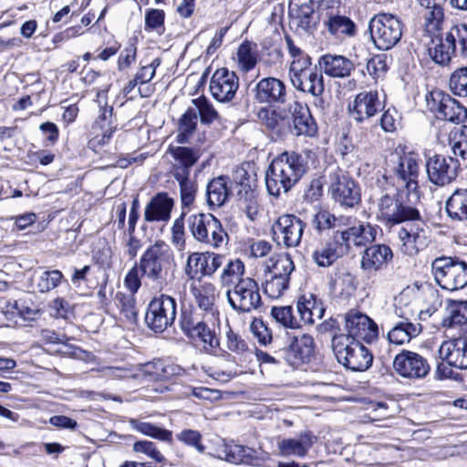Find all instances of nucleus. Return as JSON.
Segmentation results:
<instances>
[{"label":"nucleus","instance_id":"36","mask_svg":"<svg viewBox=\"0 0 467 467\" xmlns=\"http://www.w3.org/2000/svg\"><path fill=\"white\" fill-rule=\"evenodd\" d=\"M445 209L451 219L467 221V189H456L447 199Z\"/></svg>","mask_w":467,"mask_h":467},{"label":"nucleus","instance_id":"31","mask_svg":"<svg viewBox=\"0 0 467 467\" xmlns=\"http://www.w3.org/2000/svg\"><path fill=\"white\" fill-rule=\"evenodd\" d=\"M377 229L369 223H359L341 232V239L347 246H365L375 241Z\"/></svg>","mask_w":467,"mask_h":467},{"label":"nucleus","instance_id":"30","mask_svg":"<svg viewBox=\"0 0 467 467\" xmlns=\"http://www.w3.org/2000/svg\"><path fill=\"white\" fill-rule=\"evenodd\" d=\"M321 70L331 78H344L354 70L353 62L344 56L327 54L320 57Z\"/></svg>","mask_w":467,"mask_h":467},{"label":"nucleus","instance_id":"44","mask_svg":"<svg viewBox=\"0 0 467 467\" xmlns=\"http://www.w3.org/2000/svg\"><path fill=\"white\" fill-rule=\"evenodd\" d=\"M432 47L429 48V53L432 60L440 65H447L453 55L457 56L455 49L450 42L446 40V34L444 36L438 38L436 41L432 40Z\"/></svg>","mask_w":467,"mask_h":467},{"label":"nucleus","instance_id":"23","mask_svg":"<svg viewBox=\"0 0 467 467\" xmlns=\"http://www.w3.org/2000/svg\"><path fill=\"white\" fill-rule=\"evenodd\" d=\"M329 191L332 198L342 206L353 207L360 202V192L356 182L340 172L330 175Z\"/></svg>","mask_w":467,"mask_h":467},{"label":"nucleus","instance_id":"43","mask_svg":"<svg viewBox=\"0 0 467 467\" xmlns=\"http://www.w3.org/2000/svg\"><path fill=\"white\" fill-rule=\"evenodd\" d=\"M129 422L133 430L146 436H150L161 441L171 442L172 441V431L136 419H130Z\"/></svg>","mask_w":467,"mask_h":467},{"label":"nucleus","instance_id":"38","mask_svg":"<svg viewBox=\"0 0 467 467\" xmlns=\"http://www.w3.org/2000/svg\"><path fill=\"white\" fill-rule=\"evenodd\" d=\"M115 304L119 310V319L129 325H133L137 321L138 312L136 307V299L134 294L126 295L118 292L115 297Z\"/></svg>","mask_w":467,"mask_h":467},{"label":"nucleus","instance_id":"62","mask_svg":"<svg viewBox=\"0 0 467 467\" xmlns=\"http://www.w3.org/2000/svg\"><path fill=\"white\" fill-rule=\"evenodd\" d=\"M132 449L137 453H144L156 462L161 463L165 461V458L157 449L156 445L150 441H136Z\"/></svg>","mask_w":467,"mask_h":467},{"label":"nucleus","instance_id":"51","mask_svg":"<svg viewBox=\"0 0 467 467\" xmlns=\"http://www.w3.org/2000/svg\"><path fill=\"white\" fill-rule=\"evenodd\" d=\"M244 263L240 259L230 260L220 275V282L223 286H228L244 278Z\"/></svg>","mask_w":467,"mask_h":467},{"label":"nucleus","instance_id":"6","mask_svg":"<svg viewBox=\"0 0 467 467\" xmlns=\"http://www.w3.org/2000/svg\"><path fill=\"white\" fill-rule=\"evenodd\" d=\"M420 156L413 151H398L390 156V170L397 183L407 190L409 193L417 192L419 188Z\"/></svg>","mask_w":467,"mask_h":467},{"label":"nucleus","instance_id":"22","mask_svg":"<svg viewBox=\"0 0 467 467\" xmlns=\"http://www.w3.org/2000/svg\"><path fill=\"white\" fill-rule=\"evenodd\" d=\"M254 99L260 104L273 106L285 104L287 99L286 85L275 77H266L260 79L253 89Z\"/></svg>","mask_w":467,"mask_h":467},{"label":"nucleus","instance_id":"57","mask_svg":"<svg viewBox=\"0 0 467 467\" xmlns=\"http://www.w3.org/2000/svg\"><path fill=\"white\" fill-rule=\"evenodd\" d=\"M196 113H199L202 123H211L218 119L219 115L213 104L205 98L199 97L192 99Z\"/></svg>","mask_w":467,"mask_h":467},{"label":"nucleus","instance_id":"39","mask_svg":"<svg viewBox=\"0 0 467 467\" xmlns=\"http://www.w3.org/2000/svg\"><path fill=\"white\" fill-rule=\"evenodd\" d=\"M191 291L200 308L205 311L213 310L217 297V290L213 284L203 282L199 285L192 286Z\"/></svg>","mask_w":467,"mask_h":467},{"label":"nucleus","instance_id":"42","mask_svg":"<svg viewBox=\"0 0 467 467\" xmlns=\"http://www.w3.org/2000/svg\"><path fill=\"white\" fill-rule=\"evenodd\" d=\"M445 34L446 40L455 49L456 55L467 58V25H454Z\"/></svg>","mask_w":467,"mask_h":467},{"label":"nucleus","instance_id":"29","mask_svg":"<svg viewBox=\"0 0 467 467\" xmlns=\"http://www.w3.org/2000/svg\"><path fill=\"white\" fill-rule=\"evenodd\" d=\"M316 438L310 431L301 432L296 438L283 439L278 442L280 453L284 456L305 457L315 443Z\"/></svg>","mask_w":467,"mask_h":467},{"label":"nucleus","instance_id":"25","mask_svg":"<svg viewBox=\"0 0 467 467\" xmlns=\"http://www.w3.org/2000/svg\"><path fill=\"white\" fill-rule=\"evenodd\" d=\"M289 113L293 119V132L296 135L313 137L317 127L308 107L297 100L289 105Z\"/></svg>","mask_w":467,"mask_h":467},{"label":"nucleus","instance_id":"10","mask_svg":"<svg viewBox=\"0 0 467 467\" xmlns=\"http://www.w3.org/2000/svg\"><path fill=\"white\" fill-rule=\"evenodd\" d=\"M226 296L229 305L237 312L250 313L262 305L258 284L251 277L240 279L227 290Z\"/></svg>","mask_w":467,"mask_h":467},{"label":"nucleus","instance_id":"53","mask_svg":"<svg viewBox=\"0 0 467 467\" xmlns=\"http://www.w3.org/2000/svg\"><path fill=\"white\" fill-rule=\"evenodd\" d=\"M286 47L292 61L289 66V71L299 68L305 66H311V57L306 54L300 47L296 46L294 40L290 36L285 37Z\"/></svg>","mask_w":467,"mask_h":467},{"label":"nucleus","instance_id":"50","mask_svg":"<svg viewBox=\"0 0 467 467\" xmlns=\"http://www.w3.org/2000/svg\"><path fill=\"white\" fill-rule=\"evenodd\" d=\"M177 181L180 187L181 201L183 206H190L193 203L198 186L196 181L192 179L190 175H183L181 173L178 176H173Z\"/></svg>","mask_w":467,"mask_h":467},{"label":"nucleus","instance_id":"58","mask_svg":"<svg viewBox=\"0 0 467 467\" xmlns=\"http://www.w3.org/2000/svg\"><path fill=\"white\" fill-rule=\"evenodd\" d=\"M450 88L459 97H467V67H460L451 73Z\"/></svg>","mask_w":467,"mask_h":467},{"label":"nucleus","instance_id":"63","mask_svg":"<svg viewBox=\"0 0 467 467\" xmlns=\"http://www.w3.org/2000/svg\"><path fill=\"white\" fill-rule=\"evenodd\" d=\"M315 301L316 300H315L313 295H309L308 296H302L299 297V299L297 301V306H296L297 313L300 317V320L304 324L311 325L312 315H313V313L311 312V308L314 307Z\"/></svg>","mask_w":467,"mask_h":467},{"label":"nucleus","instance_id":"55","mask_svg":"<svg viewBox=\"0 0 467 467\" xmlns=\"http://www.w3.org/2000/svg\"><path fill=\"white\" fill-rule=\"evenodd\" d=\"M205 321L200 312L195 309H184L181 315L180 325L183 333L190 337Z\"/></svg>","mask_w":467,"mask_h":467},{"label":"nucleus","instance_id":"52","mask_svg":"<svg viewBox=\"0 0 467 467\" xmlns=\"http://www.w3.org/2000/svg\"><path fill=\"white\" fill-rule=\"evenodd\" d=\"M328 31L337 36H353L355 32L354 23L347 16H333L326 21Z\"/></svg>","mask_w":467,"mask_h":467},{"label":"nucleus","instance_id":"7","mask_svg":"<svg viewBox=\"0 0 467 467\" xmlns=\"http://www.w3.org/2000/svg\"><path fill=\"white\" fill-rule=\"evenodd\" d=\"M368 29L374 46L379 50L395 47L402 36V23L394 15L380 13L369 21Z\"/></svg>","mask_w":467,"mask_h":467},{"label":"nucleus","instance_id":"35","mask_svg":"<svg viewBox=\"0 0 467 467\" xmlns=\"http://www.w3.org/2000/svg\"><path fill=\"white\" fill-rule=\"evenodd\" d=\"M339 248L338 242L327 241L313 250L311 258L317 266L329 267L340 257Z\"/></svg>","mask_w":467,"mask_h":467},{"label":"nucleus","instance_id":"18","mask_svg":"<svg viewBox=\"0 0 467 467\" xmlns=\"http://www.w3.org/2000/svg\"><path fill=\"white\" fill-rule=\"evenodd\" d=\"M239 88V78L226 67L216 69L210 80L209 89L218 102H229L234 99Z\"/></svg>","mask_w":467,"mask_h":467},{"label":"nucleus","instance_id":"17","mask_svg":"<svg viewBox=\"0 0 467 467\" xmlns=\"http://www.w3.org/2000/svg\"><path fill=\"white\" fill-rule=\"evenodd\" d=\"M384 107V101L377 90H364L349 104L348 111L354 120L361 123L382 111Z\"/></svg>","mask_w":467,"mask_h":467},{"label":"nucleus","instance_id":"15","mask_svg":"<svg viewBox=\"0 0 467 467\" xmlns=\"http://www.w3.org/2000/svg\"><path fill=\"white\" fill-rule=\"evenodd\" d=\"M225 257L213 252H194L189 254L184 273L191 280L212 276L223 264Z\"/></svg>","mask_w":467,"mask_h":467},{"label":"nucleus","instance_id":"20","mask_svg":"<svg viewBox=\"0 0 467 467\" xmlns=\"http://www.w3.org/2000/svg\"><path fill=\"white\" fill-rule=\"evenodd\" d=\"M393 368L402 378L417 379L428 375L430 365L426 358L420 354L402 350L396 355L393 360Z\"/></svg>","mask_w":467,"mask_h":467},{"label":"nucleus","instance_id":"5","mask_svg":"<svg viewBox=\"0 0 467 467\" xmlns=\"http://www.w3.org/2000/svg\"><path fill=\"white\" fill-rule=\"evenodd\" d=\"M431 274L442 289L455 291L467 285V263L457 257L435 258L431 263Z\"/></svg>","mask_w":467,"mask_h":467},{"label":"nucleus","instance_id":"3","mask_svg":"<svg viewBox=\"0 0 467 467\" xmlns=\"http://www.w3.org/2000/svg\"><path fill=\"white\" fill-rule=\"evenodd\" d=\"M406 295L400 294L395 298L394 309L382 323V328L389 327L387 339L390 344L401 346L410 343L421 332L420 323H413L410 317L414 316L413 309L405 303Z\"/></svg>","mask_w":467,"mask_h":467},{"label":"nucleus","instance_id":"46","mask_svg":"<svg viewBox=\"0 0 467 467\" xmlns=\"http://www.w3.org/2000/svg\"><path fill=\"white\" fill-rule=\"evenodd\" d=\"M290 351L294 353L295 358L303 363L308 362L314 352V339L311 336L303 334L295 337L290 345Z\"/></svg>","mask_w":467,"mask_h":467},{"label":"nucleus","instance_id":"1","mask_svg":"<svg viewBox=\"0 0 467 467\" xmlns=\"http://www.w3.org/2000/svg\"><path fill=\"white\" fill-rule=\"evenodd\" d=\"M145 278L156 288L162 290L174 279L173 256L168 244L157 241L141 254L125 276L124 284L130 293L136 294Z\"/></svg>","mask_w":467,"mask_h":467},{"label":"nucleus","instance_id":"33","mask_svg":"<svg viewBox=\"0 0 467 467\" xmlns=\"http://www.w3.org/2000/svg\"><path fill=\"white\" fill-rule=\"evenodd\" d=\"M254 450L235 444H223L217 449L218 458L232 463H251L254 454Z\"/></svg>","mask_w":467,"mask_h":467},{"label":"nucleus","instance_id":"21","mask_svg":"<svg viewBox=\"0 0 467 467\" xmlns=\"http://www.w3.org/2000/svg\"><path fill=\"white\" fill-rule=\"evenodd\" d=\"M459 162L452 157L435 154L426 161V171L430 182L444 186L457 176Z\"/></svg>","mask_w":467,"mask_h":467},{"label":"nucleus","instance_id":"54","mask_svg":"<svg viewBox=\"0 0 467 467\" xmlns=\"http://www.w3.org/2000/svg\"><path fill=\"white\" fill-rule=\"evenodd\" d=\"M197 113L193 108H190L180 119L178 140L182 143L187 142L189 137L195 131L197 127Z\"/></svg>","mask_w":467,"mask_h":467},{"label":"nucleus","instance_id":"48","mask_svg":"<svg viewBox=\"0 0 467 467\" xmlns=\"http://www.w3.org/2000/svg\"><path fill=\"white\" fill-rule=\"evenodd\" d=\"M189 337L202 343L203 349L208 353H215L220 348V341L214 331L204 322Z\"/></svg>","mask_w":467,"mask_h":467},{"label":"nucleus","instance_id":"34","mask_svg":"<svg viewBox=\"0 0 467 467\" xmlns=\"http://www.w3.org/2000/svg\"><path fill=\"white\" fill-rule=\"evenodd\" d=\"M289 15L293 23L302 31L310 32L317 26V17L315 16L314 8L310 5H290Z\"/></svg>","mask_w":467,"mask_h":467},{"label":"nucleus","instance_id":"64","mask_svg":"<svg viewBox=\"0 0 467 467\" xmlns=\"http://www.w3.org/2000/svg\"><path fill=\"white\" fill-rule=\"evenodd\" d=\"M368 73L375 79L382 77L388 70L387 56L377 55L367 63Z\"/></svg>","mask_w":467,"mask_h":467},{"label":"nucleus","instance_id":"49","mask_svg":"<svg viewBox=\"0 0 467 467\" xmlns=\"http://www.w3.org/2000/svg\"><path fill=\"white\" fill-rule=\"evenodd\" d=\"M421 17L424 30L429 34H434L441 29L444 19L443 6L423 8Z\"/></svg>","mask_w":467,"mask_h":467},{"label":"nucleus","instance_id":"8","mask_svg":"<svg viewBox=\"0 0 467 467\" xmlns=\"http://www.w3.org/2000/svg\"><path fill=\"white\" fill-rule=\"evenodd\" d=\"M333 348L337 361L353 371H365L372 364V354L357 339L336 337Z\"/></svg>","mask_w":467,"mask_h":467},{"label":"nucleus","instance_id":"14","mask_svg":"<svg viewBox=\"0 0 467 467\" xmlns=\"http://www.w3.org/2000/svg\"><path fill=\"white\" fill-rule=\"evenodd\" d=\"M430 111L440 119L451 122H462L467 119V109L456 99L441 90H433L426 96Z\"/></svg>","mask_w":467,"mask_h":467},{"label":"nucleus","instance_id":"28","mask_svg":"<svg viewBox=\"0 0 467 467\" xmlns=\"http://www.w3.org/2000/svg\"><path fill=\"white\" fill-rule=\"evenodd\" d=\"M174 201L166 192H159L147 203L144 210V220L152 222H168Z\"/></svg>","mask_w":467,"mask_h":467},{"label":"nucleus","instance_id":"11","mask_svg":"<svg viewBox=\"0 0 467 467\" xmlns=\"http://www.w3.org/2000/svg\"><path fill=\"white\" fill-rule=\"evenodd\" d=\"M398 232L400 250L403 254L414 256L431 242L430 226L421 219H410Z\"/></svg>","mask_w":467,"mask_h":467},{"label":"nucleus","instance_id":"32","mask_svg":"<svg viewBox=\"0 0 467 467\" xmlns=\"http://www.w3.org/2000/svg\"><path fill=\"white\" fill-rule=\"evenodd\" d=\"M228 182V177L218 176L208 182L206 186V196L207 204L210 208H219L228 200L231 194Z\"/></svg>","mask_w":467,"mask_h":467},{"label":"nucleus","instance_id":"40","mask_svg":"<svg viewBox=\"0 0 467 467\" xmlns=\"http://www.w3.org/2000/svg\"><path fill=\"white\" fill-rule=\"evenodd\" d=\"M224 346L229 351L234 354V358H237L236 363L240 366H242L243 361L252 354L245 340L231 327H228L225 332Z\"/></svg>","mask_w":467,"mask_h":467},{"label":"nucleus","instance_id":"24","mask_svg":"<svg viewBox=\"0 0 467 467\" xmlns=\"http://www.w3.org/2000/svg\"><path fill=\"white\" fill-rule=\"evenodd\" d=\"M392 258L393 253L389 246L372 244L363 251L360 267L364 272L373 274L386 268Z\"/></svg>","mask_w":467,"mask_h":467},{"label":"nucleus","instance_id":"9","mask_svg":"<svg viewBox=\"0 0 467 467\" xmlns=\"http://www.w3.org/2000/svg\"><path fill=\"white\" fill-rule=\"evenodd\" d=\"M377 206V217L386 226H393L420 217L419 210L405 203L400 193L382 195L379 199Z\"/></svg>","mask_w":467,"mask_h":467},{"label":"nucleus","instance_id":"37","mask_svg":"<svg viewBox=\"0 0 467 467\" xmlns=\"http://www.w3.org/2000/svg\"><path fill=\"white\" fill-rule=\"evenodd\" d=\"M295 269L294 262L286 254L272 256L265 265L266 275L275 277L290 279V275Z\"/></svg>","mask_w":467,"mask_h":467},{"label":"nucleus","instance_id":"61","mask_svg":"<svg viewBox=\"0 0 467 467\" xmlns=\"http://www.w3.org/2000/svg\"><path fill=\"white\" fill-rule=\"evenodd\" d=\"M161 64V59L160 57H155L146 65H143L142 62H140V67L134 77L139 80V82H140V84H147L155 77L156 69Z\"/></svg>","mask_w":467,"mask_h":467},{"label":"nucleus","instance_id":"13","mask_svg":"<svg viewBox=\"0 0 467 467\" xmlns=\"http://www.w3.org/2000/svg\"><path fill=\"white\" fill-rule=\"evenodd\" d=\"M306 223L295 214H282L272 224L273 240L285 248L297 247L302 239Z\"/></svg>","mask_w":467,"mask_h":467},{"label":"nucleus","instance_id":"4","mask_svg":"<svg viewBox=\"0 0 467 467\" xmlns=\"http://www.w3.org/2000/svg\"><path fill=\"white\" fill-rule=\"evenodd\" d=\"M187 222L189 230L197 242L213 248L227 244L228 234L221 222L212 213L192 214Z\"/></svg>","mask_w":467,"mask_h":467},{"label":"nucleus","instance_id":"16","mask_svg":"<svg viewBox=\"0 0 467 467\" xmlns=\"http://www.w3.org/2000/svg\"><path fill=\"white\" fill-rule=\"evenodd\" d=\"M292 86L298 91L319 98L325 91L324 77L321 71L311 66H305L289 71Z\"/></svg>","mask_w":467,"mask_h":467},{"label":"nucleus","instance_id":"12","mask_svg":"<svg viewBox=\"0 0 467 467\" xmlns=\"http://www.w3.org/2000/svg\"><path fill=\"white\" fill-rule=\"evenodd\" d=\"M176 300L167 295L153 298L146 312L145 321L155 332H163L171 327L176 317Z\"/></svg>","mask_w":467,"mask_h":467},{"label":"nucleus","instance_id":"56","mask_svg":"<svg viewBox=\"0 0 467 467\" xmlns=\"http://www.w3.org/2000/svg\"><path fill=\"white\" fill-rule=\"evenodd\" d=\"M272 317L286 328H298L300 327L299 320L293 315V308L291 306H274L271 310Z\"/></svg>","mask_w":467,"mask_h":467},{"label":"nucleus","instance_id":"60","mask_svg":"<svg viewBox=\"0 0 467 467\" xmlns=\"http://www.w3.org/2000/svg\"><path fill=\"white\" fill-rule=\"evenodd\" d=\"M63 274L59 270L45 271L39 277L37 288L46 293L56 288L61 282Z\"/></svg>","mask_w":467,"mask_h":467},{"label":"nucleus","instance_id":"47","mask_svg":"<svg viewBox=\"0 0 467 467\" xmlns=\"http://www.w3.org/2000/svg\"><path fill=\"white\" fill-rule=\"evenodd\" d=\"M236 57L241 70L250 71L257 63L256 45L249 41L243 42L237 49Z\"/></svg>","mask_w":467,"mask_h":467},{"label":"nucleus","instance_id":"2","mask_svg":"<svg viewBox=\"0 0 467 467\" xmlns=\"http://www.w3.org/2000/svg\"><path fill=\"white\" fill-rule=\"evenodd\" d=\"M306 171V161L295 151H285L273 160L265 172L269 194L278 197L286 193Z\"/></svg>","mask_w":467,"mask_h":467},{"label":"nucleus","instance_id":"26","mask_svg":"<svg viewBox=\"0 0 467 467\" xmlns=\"http://www.w3.org/2000/svg\"><path fill=\"white\" fill-rule=\"evenodd\" d=\"M439 356L451 367L467 369V341L463 338L444 341L440 346Z\"/></svg>","mask_w":467,"mask_h":467},{"label":"nucleus","instance_id":"41","mask_svg":"<svg viewBox=\"0 0 467 467\" xmlns=\"http://www.w3.org/2000/svg\"><path fill=\"white\" fill-rule=\"evenodd\" d=\"M182 368L173 364H165L161 360L145 364L142 368L144 375L154 380H166L171 376L180 374Z\"/></svg>","mask_w":467,"mask_h":467},{"label":"nucleus","instance_id":"19","mask_svg":"<svg viewBox=\"0 0 467 467\" xmlns=\"http://www.w3.org/2000/svg\"><path fill=\"white\" fill-rule=\"evenodd\" d=\"M345 328L348 331V336L339 337H351L370 343L379 336L378 325L367 315L355 310H351L346 315Z\"/></svg>","mask_w":467,"mask_h":467},{"label":"nucleus","instance_id":"27","mask_svg":"<svg viewBox=\"0 0 467 467\" xmlns=\"http://www.w3.org/2000/svg\"><path fill=\"white\" fill-rule=\"evenodd\" d=\"M168 152L172 157L171 174L172 176L190 175L191 168L196 163L202 155L199 148H190L182 146L170 147Z\"/></svg>","mask_w":467,"mask_h":467},{"label":"nucleus","instance_id":"59","mask_svg":"<svg viewBox=\"0 0 467 467\" xmlns=\"http://www.w3.org/2000/svg\"><path fill=\"white\" fill-rule=\"evenodd\" d=\"M289 280L284 277H275L266 275L265 293L270 298L280 297L288 287Z\"/></svg>","mask_w":467,"mask_h":467},{"label":"nucleus","instance_id":"45","mask_svg":"<svg viewBox=\"0 0 467 467\" xmlns=\"http://www.w3.org/2000/svg\"><path fill=\"white\" fill-rule=\"evenodd\" d=\"M467 322V301L448 300L444 326L453 327Z\"/></svg>","mask_w":467,"mask_h":467}]
</instances>
